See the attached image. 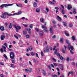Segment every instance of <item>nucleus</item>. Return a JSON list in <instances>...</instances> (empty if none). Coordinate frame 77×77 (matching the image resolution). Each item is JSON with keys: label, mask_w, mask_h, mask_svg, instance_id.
I'll list each match as a JSON object with an SVG mask.
<instances>
[{"label": "nucleus", "mask_w": 77, "mask_h": 77, "mask_svg": "<svg viewBox=\"0 0 77 77\" xmlns=\"http://www.w3.org/2000/svg\"><path fill=\"white\" fill-rule=\"evenodd\" d=\"M13 5L12 4H2L0 6V7L1 8V9H3V6H5V7H6V6H12Z\"/></svg>", "instance_id": "obj_1"}, {"label": "nucleus", "mask_w": 77, "mask_h": 77, "mask_svg": "<svg viewBox=\"0 0 77 77\" xmlns=\"http://www.w3.org/2000/svg\"><path fill=\"white\" fill-rule=\"evenodd\" d=\"M42 29H44L43 32L45 33H48V29L47 27L45 26L44 25H42Z\"/></svg>", "instance_id": "obj_2"}, {"label": "nucleus", "mask_w": 77, "mask_h": 77, "mask_svg": "<svg viewBox=\"0 0 77 77\" xmlns=\"http://www.w3.org/2000/svg\"><path fill=\"white\" fill-rule=\"evenodd\" d=\"M10 56L11 60H13L15 58V54L13 52H11L10 54Z\"/></svg>", "instance_id": "obj_3"}, {"label": "nucleus", "mask_w": 77, "mask_h": 77, "mask_svg": "<svg viewBox=\"0 0 77 77\" xmlns=\"http://www.w3.org/2000/svg\"><path fill=\"white\" fill-rule=\"evenodd\" d=\"M14 27L15 29H16V32H18L19 29H21V27L20 26H17L16 25H15Z\"/></svg>", "instance_id": "obj_4"}, {"label": "nucleus", "mask_w": 77, "mask_h": 77, "mask_svg": "<svg viewBox=\"0 0 77 77\" xmlns=\"http://www.w3.org/2000/svg\"><path fill=\"white\" fill-rule=\"evenodd\" d=\"M64 47L65 49H62V53L64 54L65 53V51L66 50V46H65V45H64Z\"/></svg>", "instance_id": "obj_5"}, {"label": "nucleus", "mask_w": 77, "mask_h": 77, "mask_svg": "<svg viewBox=\"0 0 77 77\" xmlns=\"http://www.w3.org/2000/svg\"><path fill=\"white\" fill-rule=\"evenodd\" d=\"M56 19L58 20V21H60V22L62 21V18H61V17H60L58 16H57V18Z\"/></svg>", "instance_id": "obj_6"}, {"label": "nucleus", "mask_w": 77, "mask_h": 77, "mask_svg": "<svg viewBox=\"0 0 77 77\" xmlns=\"http://www.w3.org/2000/svg\"><path fill=\"white\" fill-rule=\"evenodd\" d=\"M25 71L26 72H32V69L31 68H29V70L27 69H25Z\"/></svg>", "instance_id": "obj_7"}, {"label": "nucleus", "mask_w": 77, "mask_h": 77, "mask_svg": "<svg viewBox=\"0 0 77 77\" xmlns=\"http://www.w3.org/2000/svg\"><path fill=\"white\" fill-rule=\"evenodd\" d=\"M68 47L69 50H70V49H71V50H74V48H73V47L71 46L70 45H68Z\"/></svg>", "instance_id": "obj_8"}, {"label": "nucleus", "mask_w": 77, "mask_h": 77, "mask_svg": "<svg viewBox=\"0 0 77 77\" xmlns=\"http://www.w3.org/2000/svg\"><path fill=\"white\" fill-rule=\"evenodd\" d=\"M5 38V36L4 35H1V41H3L4 39Z\"/></svg>", "instance_id": "obj_9"}, {"label": "nucleus", "mask_w": 77, "mask_h": 77, "mask_svg": "<svg viewBox=\"0 0 77 77\" xmlns=\"http://www.w3.org/2000/svg\"><path fill=\"white\" fill-rule=\"evenodd\" d=\"M3 14L4 15H8V16H11V15H12V14H8V12H5L3 13Z\"/></svg>", "instance_id": "obj_10"}, {"label": "nucleus", "mask_w": 77, "mask_h": 77, "mask_svg": "<svg viewBox=\"0 0 77 77\" xmlns=\"http://www.w3.org/2000/svg\"><path fill=\"white\" fill-rule=\"evenodd\" d=\"M53 28L52 26H51L50 28L49 31L50 33H53Z\"/></svg>", "instance_id": "obj_11"}, {"label": "nucleus", "mask_w": 77, "mask_h": 77, "mask_svg": "<svg viewBox=\"0 0 77 77\" xmlns=\"http://www.w3.org/2000/svg\"><path fill=\"white\" fill-rule=\"evenodd\" d=\"M26 30L28 31V32L29 34H30L32 32H31V29L30 28H27Z\"/></svg>", "instance_id": "obj_12"}, {"label": "nucleus", "mask_w": 77, "mask_h": 77, "mask_svg": "<svg viewBox=\"0 0 77 77\" xmlns=\"http://www.w3.org/2000/svg\"><path fill=\"white\" fill-rule=\"evenodd\" d=\"M71 9H72V7L71 6V5H68V6L67 7V9L69 10V11Z\"/></svg>", "instance_id": "obj_13"}, {"label": "nucleus", "mask_w": 77, "mask_h": 77, "mask_svg": "<svg viewBox=\"0 0 77 77\" xmlns=\"http://www.w3.org/2000/svg\"><path fill=\"white\" fill-rule=\"evenodd\" d=\"M47 49H45L44 50V51L45 53L46 52H49V48L48 47L46 48Z\"/></svg>", "instance_id": "obj_14"}, {"label": "nucleus", "mask_w": 77, "mask_h": 77, "mask_svg": "<svg viewBox=\"0 0 77 77\" xmlns=\"http://www.w3.org/2000/svg\"><path fill=\"white\" fill-rule=\"evenodd\" d=\"M0 29L1 31H3L5 30V27L3 26L0 27Z\"/></svg>", "instance_id": "obj_15"}, {"label": "nucleus", "mask_w": 77, "mask_h": 77, "mask_svg": "<svg viewBox=\"0 0 77 77\" xmlns=\"http://www.w3.org/2000/svg\"><path fill=\"white\" fill-rule=\"evenodd\" d=\"M21 13H22V12L21 11H20L18 12L17 13H15L14 14L15 15H20V14H21Z\"/></svg>", "instance_id": "obj_16"}, {"label": "nucleus", "mask_w": 77, "mask_h": 77, "mask_svg": "<svg viewBox=\"0 0 77 77\" xmlns=\"http://www.w3.org/2000/svg\"><path fill=\"white\" fill-rule=\"evenodd\" d=\"M63 38H61L60 39V42L61 43V44H62V43H63Z\"/></svg>", "instance_id": "obj_17"}, {"label": "nucleus", "mask_w": 77, "mask_h": 77, "mask_svg": "<svg viewBox=\"0 0 77 77\" xmlns=\"http://www.w3.org/2000/svg\"><path fill=\"white\" fill-rule=\"evenodd\" d=\"M3 48H4V51L5 53L6 52V51L5 50L6 49V48L5 46H2Z\"/></svg>", "instance_id": "obj_18"}, {"label": "nucleus", "mask_w": 77, "mask_h": 77, "mask_svg": "<svg viewBox=\"0 0 77 77\" xmlns=\"http://www.w3.org/2000/svg\"><path fill=\"white\" fill-rule=\"evenodd\" d=\"M66 44H68V45H70V43H69V41H68V40L67 39H66Z\"/></svg>", "instance_id": "obj_19"}, {"label": "nucleus", "mask_w": 77, "mask_h": 77, "mask_svg": "<svg viewBox=\"0 0 77 77\" xmlns=\"http://www.w3.org/2000/svg\"><path fill=\"white\" fill-rule=\"evenodd\" d=\"M41 32H40L39 33V35L40 36H42L43 35V32L41 31Z\"/></svg>", "instance_id": "obj_20"}, {"label": "nucleus", "mask_w": 77, "mask_h": 77, "mask_svg": "<svg viewBox=\"0 0 77 77\" xmlns=\"http://www.w3.org/2000/svg\"><path fill=\"white\" fill-rule=\"evenodd\" d=\"M33 6L34 7H37V3L36 2H34L33 4Z\"/></svg>", "instance_id": "obj_21"}, {"label": "nucleus", "mask_w": 77, "mask_h": 77, "mask_svg": "<svg viewBox=\"0 0 77 77\" xmlns=\"http://www.w3.org/2000/svg\"><path fill=\"white\" fill-rule=\"evenodd\" d=\"M27 33V32L26 31H23V34L24 35H26V34Z\"/></svg>", "instance_id": "obj_22"}, {"label": "nucleus", "mask_w": 77, "mask_h": 77, "mask_svg": "<svg viewBox=\"0 0 77 77\" xmlns=\"http://www.w3.org/2000/svg\"><path fill=\"white\" fill-rule=\"evenodd\" d=\"M61 12L62 14H65V10H64V9H63L61 11Z\"/></svg>", "instance_id": "obj_23"}, {"label": "nucleus", "mask_w": 77, "mask_h": 77, "mask_svg": "<svg viewBox=\"0 0 77 77\" xmlns=\"http://www.w3.org/2000/svg\"><path fill=\"white\" fill-rule=\"evenodd\" d=\"M16 6H17V7H23V5L21 4H20L19 5H18V4H16Z\"/></svg>", "instance_id": "obj_24"}, {"label": "nucleus", "mask_w": 77, "mask_h": 77, "mask_svg": "<svg viewBox=\"0 0 77 77\" xmlns=\"http://www.w3.org/2000/svg\"><path fill=\"white\" fill-rule=\"evenodd\" d=\"M60 69H61L62 71H63V67L62 65H61V68H60Z\"/></svg>", "instance_id": "obj_25"}, {"label": "nucleus", "mask_w": 77, "mask_h": 77, "mask_svg": "<svg viewBox=\"0 0 77 77\" xmlns=\"http://www.w3.org/2000/svg\"><path fill=\"white\" fill-rule=\"evenodd\" d=\"M42 72H43V75H46L45 71V70H43Z\"/></svg>", "instance_id": "obj_26"}, {"label": "nucleus", "mask_w": 77, "mask_h": 77, "mask_svg": "<svg viewBox=\"0 0 77 77\" xmlns=\"http://www.w3.org/2000/svg\"><path fill=\"white\" fill-rule=\"evenodd\" d=\"M1 17L2 18H6V16L2 14L1 16Z\"/></svg>", "instance_id": "obj_27"}, {"label": "nucleus", "mask_w": 77, "mask_h": 77, "mask_svg": "<svg viewBox=\"0 0 77 77\" xmlns=\"http://www.w3.org/2000/svg\"><path fill=\"white\" fill-rule=\"evenodd\" d=\"M72 38L73 41H75V37L74 36H72Z\"/></svg>", "instance_id": "obj_28"}, {"label": "nucleus", "mask_w": 77, "mask_h": 77, "mask_svg": "<svg viewBox=\"0 0 77 77\" xmlns=\"http://www.w3.org/2000/svg\"><path fill=\"white\" fill-rule=\"evenodd\" d=\"M36 12H39V11H40V9L37 8L36 9Z\"/></svg>", "instance_id": "obj_29"}, {"label": "nucleus", "mask_w": 77, "mask_h": 77, "mask_svg": "<svg viewBox=\"0 0 77 77\" xmlns=\"http://www.w3.org/2000/svg\"><path fill=\"white\" fill-rule=\"evenodd\" d=\"M64 34H65V35H66V36H69V34L67 33L66 32H64Z\"/></svg>", "instance_id": "obj_30"}, {"label": "nucleus", "mask_w": 77, "mask_h": 77, "mask_svg": "<svg viewBox=\"0 0 77 77\" xmlns=\"http://www.w3.org/2000/svg\"><path fill=\"white\" fill-rule=\"evenodd\" d=\"M9 27L10 29H11V28H12V23H10V25L9 26Z\"/></svg>", "instance_id": "obj_31"}, {"label": "nucleus", "mask_w": 77, "mask_h": 77, "mask_svg": "<svg viewBox=\"0 0 77 77\" xmlns=\"http://www.w3.org/2000/svg\"><path fill=\"white\" fill-rule=\"evenodd\" d=\"M12 62L13 63H15V60H12Z\"/></svg>", "instance_id": "obj_32"}, {"label": "nucleus", "mask_w": 77, "mask_h": 77, "mask_svg": "<svg viewBox=\"0 0 77 77\" xmlns=\"http://www.w3.org/2000/svg\"><path fill=\"white\" fill-rule=\"evenodd\" d=\"M29 27L30 29H32L33 28V25L32 24H30L29 25Z\"/></svg>", "instance_id": "obj_33"}, {"label": "nucleus", "mask_w": 77, "mask_h": 77, "mask_svg": "<svg viewBox=\"0 0 77 77\" xmlns=\"http://www.w3.org/2000/svg\"><path fill=\"white\" fill-rule=\"evenodd\" d=\"M63 23V24L64 26H66L67 24H66V23L64 22Z\"/></svg>", "instance_id": "obj_34"}, {"label": "nucleus", "mask_w": 77, "mask_h": 77, "mask_svg": "<svg viewBox=\"0 0 77 77\" xmlns=\"http://www.w3.org/2000/svg\"><path fill=\"white\" fill-rule=\"evenodd\" d=\"M3 56L4 57H5V59H8V57L5 54H4L3 55Z\"/></svg>", "instance_id": "obj_35"}, {"label": "nucleus", "mask_w": 77, "mask_h": 77, "mask_svg": "<svg viewBox=\"0 0 77 77\" xmlns=\"http://www.w3.org/2000/svg\"><path fill=\"white\" fill-rule=\"evenodd\" d=\"M11 65L12 68H14V67H15V66L13 64H11Z\"/></svg>", "instance_id": "obj_36"}, {"label": "nucleus", "mask_w": 77, "mask_h": 77, "mask_svg": "<svg viewBox=\"0 0 77 77\" xmlns=\"http://www.w3.org/2000/svg\"><path fill=\"white\" fill-rule=\"evenodd\" d=\"M56 54V55L57 56H59V57H60V54L58 53H57Z\"/></svg>", "instance_id": "obj_37"}, {"label": "nucleus", "mask_w": 77, "mask_h": 77, "mask_svg": "<svg viewBox=\"0 0 77 77\" xmlns=\"http://www.w3.org/2000/svg\"><path fill=\"white\" fill-rule=\"evenodd\" d=\"M69 74H74V72H69Z\"/></svg>", "instance_id": "obj_38"}, {"label": "nucleus", "mask_w": 77, "mask_h": 77, "mask_svg": "<svg viewBox=\"0 0 77 77\" xmlns=\"http://www.w3.org/2000/svg\"><path fill=\"white\" fill-rule=\"evenodd\" d=\"M35 53L32 52L31 53V55L32 56H34V55H35Z\"/></svg>", "instance_id": "obj_39"}, {"label": "nucleus", "mask_w": 77, "mask_h": 77, "mask_svg": "<svg viewBox=\"0 0 77 77\" xmlns=\"http://www.w3.org/2000/svg\"><path fill=\"white\" fill-rule=\"evenodd\" d=\"M52 77H58L57 76V75H52Z\"/></svg>", "instance_id": "obj_40"}, {"label": "nucleus", "mask_w": 77, "mask_h": 77, "mask_svg": "<svg viewBox=\"0 0 77 77\" xmlns=\"http://www.w3.org/2000/svg\"><path fill=\"white\" fill-rule=\"evenodd\" d=\"M57 49H55V52H54V54H56V53H57Z\"/></svg>", "instance_id": "obj_41"}, {"label": "nucleus", "mask_w": 77, "mask_h": 77, "mask_svg": "<svg viewBox=\"0 0 77 77\" xmlns=\"http://www.w3.org/2000/svg\"><path fill=\"white\" fill-rule=\"evenodd\" d=\"M26 38H29V35H26Z\"/></svg>", "instance_id": "obj_42"}, {"label": "nucleus", "mask_w": 77, "mask_h": 77, "mask_svg": "<svg viewBox=\"0 0 77 77\" xmlns=\"http://www.w3.org/2000/svg\"><path fill=\"white\" fill-rule=\"evenodd\" d=\"M52 23H53L54 24H55L56 23V22L55 20H53L52 22Z\"/></svg>", "instance_id": "obj_43"}, {"label": "nucleus", "mask_w": 77, "mask_h": 77, "mask_svg": "<svg viewBox=\"0 0 77 77\" xmlns=\"http://www.w3.org/2000/svg\"><path fill=\"white\" fill-rule=\"evenodd\" d=\"M4 45H5V47H7V44L6 43H4L3 44Z\"/></svg>", "instance_id": "obj_44"}, {"label": "nucleus", "mask_w": 77, "mask_h": 77, "mask_svg": "<svg viewBox=\"0 0 77 77\" xmlns=\"http://www.w3.org/2000/svg\"><path fill=\"white\" fill-rule=\"evenodd\" d=\"M72 65H73V66H74L75 65V63L74 62H72Z\"/></svg>", "instance_id": "obj_45"}, {"label": "nucleus", "mask_w": 77, "mask_h": 77, "mask_svg": "<svg viewBox=\"0 0 77 77\" xmlns=\"http://www.w3.org/2000/svg\"><path fill=\"white\" fill-rule=\"evenodd\" d=\"M14 37L15 38H16V39H18V37L17 36H16V35H14Z\"/></svg>", "instance_id": "obj_46"}, {"label": "nucleus", "mask_w": 77, "mask_h": 77, "mask_svg": "<svg viewBox=\"0 0 77 77\" xmlns=\"http://www.w3.org/2000/svg\"><path fill=\"white\" fill-rule=\"evenodd\" d=\"M44 21V19L43 18H42V19H40V21L41 22H43Z\"/></svg>", "instance_id": "obj_47"}, {"label": "nucleus", "mask_w": 77, "mask_h": 77, "mask_svg": "<svg viewBox=\"0 0 77 77\" xmlns=\"http://www.w3.org/2000/svg\"><path fill=\"white\" fill-rule=\"evenodd\" d=\"M35 56L36 57H38V58H39V56H38V53H36Z\"/></svg>", "instance_id": "obj_48"}, {"label": "nucleus", "mask_w": 77, "mask_h": 77, "mask_svg": "<svg viewBox=\"0 0 77 77\" xmlns=\"http://www.w3.org/2000/svg\"><path fill=\"white\" fill-rule=\"evenodd\" d=\"M52 60L54 61V62H56V60L55 59H54V58H52Z\"/></svg>", "instance_id": "obj_49"}, {"label": "nucleus", "mask_w": 77, "mask_h": 77, "mask_svg": "<svg viewBox=\"0 0 77 77\" xmlns=\"http://www.w3.org/2000/svg\"><path fill=\"white\" fill-rule=\"evenodd\" d=\"M60 59H61V60H62L63 59V57H62V56H61L60 57Z\"/></svg>", "instance_id": "obj_50"}, {"label": "nucleus", "mask_w": 77, "mask_h": 77, "mask_svg": "<svg viewBox=\"0 0 77 77\" xmlns=\"http://www.w3.org/2000/svg\"><path fill=\"white\" fill-rule=\"evenodd\" d=\"M46 10L47 11V12H48L49 11V10L48 9V8H46Z\"/></svg>", "instance_id": "obj_51"}, {"label": "nucleus", "mask_w": 77, "mask_h": 77, "mask_svg": "<svg viewBox=\"0 0 77 77\" xmlns=\"http://www.w3.org/2000/svg\"><path fill=\"white\" fill-rule=\"evenodd\" d=\"M73 14H75L77 13V12H76V11H75V10H74L73 11Z\"/></svg>", "instance_id": "obj_52"}, {"label": "nucleus", "mask_w": 77, "mask_h": 77, "mask_svg": "<svg viewBox=\"0 0 77 77\" xmlns=\"http://www.w3.org/2000/svg\"><path fill=\"white\" fill-rule=\"evenodd\" d=\"M72 24H70L69 25V27H72Z\"/></svg>", "instance_id": "obj_53"}, {"label": "nucleus", "mask_w": 77, "mask_h": 77, "mask_svg": "<svg viewBox=\"0 0 77 77\" xmlns=\"http://www.w3.org/2000/svg\"><path fill=\"white\" fill-rule=\"evenodd\" d=\"M70 53H71V54H73V53H74L72 52V51L71 50H70Z\"/></svg>", "instance_id": "obj_54"}, {"label": "nucleus", "mask_w": 77, "mask_h": 77, "mask_svg": "<svg viewBox=\"0 0 77 77\" xmlns=\"http://www.w3.org/2000/svg\"><path fill=\"white\" fill-rule=\"evenodd\" d=\"M48 68H49V69H51V66H48Z\"/></svg>", "instance_id": "obj_55"}, {"label": "nucleus", "mask_w": 77, "mask_h": 77, "mask_svg": "<svg viewBox=\"0 0 77 77\" xmlns=\"http://www.w3.org/2000/svg\"><path fill=\"white\" fill-rule=\"evenodd\" d=\"M41 54L42 56H44V54H43V52L42 51L41 52Z\"/></svg>", "instance_id": "obj_56"}, {"label": "nucleus", "mask_w": 77, "mask_h": 77, "mask_svg": "<svg viewBox=\"0 0 77 77\" xmlns=\"http://www.w3.org/2000/svg\"><path fill=\"white\" fill-rule=\"evenodd\" d=\"M51 67H53V68H54V66L52 64H51Z\"/></svg>", "instance_id": "obj_57"}, {"label": "nucleus", "mask_w": 77, "mask_h": 77, "mask_svg": "<svg viewBox=\"0 0 77 77\" xmlns=\"http://www.w3.org/2000/svg\"><path fill=\"white\" fill-rule=\"evenodd\" d=\"M1 52H3L4 51L3 50V49L2 48H1Z\"/></svg>", "instance_id": "obj_58"}, {"label": "nucleus", "mask_w": 77, "mask_h": 77, "mask_svg": "<svg viewBox=\"0 0 77 77\" xmlns=\"http://www.w3.org/2000/svg\"><path fill=\"white\" fill-rule=\"evenodd\" d=\"M61 6L62 8H63V9H64V6L62 5H61Z\"/></svg>", "instance_id": "obj_59"}, {"label": "nucleus", "mask_w": 77, "mask_h": 77, "mask_svg": "<svg viewBox=\"0 0 77 77\" xmlns=\"http://www.w3.org/2000/svg\"><path fill=\"white\" fill-rule=\"evenodd\" d=\"M54 65L55 66H57V64L56 63H53Z\"/></svg>", "instance_id": "obj_60"}, {"label": "nucleus", "mask_w": 77, "mask_h": 77, "mask_svg": "<svg viewBox=\"0 0 77 77\" xmlns=\"http://www.w3.org/2000/svg\"><path fill=\"white\" fill-rule=\"evenodd\" d=\"M66 60L67 61H69V57H67L66 59Z\"/></svg>", "instance_id": "obj_61"}, {"label": "nucleus", "mask_w": 77, "mask_h": 77, "mask_svg": "<svg viewBox=\"0 0 77 77\" xmlns=\"http://www.w3.org/2000/svg\"><path fill=\"white\" fill-rule=\"evenodd\" d=\"M55 9L58 10V9H59V8H58V7H56L55 8Z\"/></svg>", "instance_id": "obj_62"}, {"label": "nucleus", "mask_w": 77, "mask_h": 77, "mask_svg": "<svg viewBox=\"0 0 77 77\" xmlns=\"http://www.w3.org/2000/svg\"><path fill=\"white\" fill-rule=\"evenodd\" d=\"M23 26H25V27H27V25L23 24Z\"/></svg>", "instance_id": "obj_63"}, {"label": "nucleus", "mask_w": 77, "mask_h": 77, "mask_svg": "<svg viewBox=\"0 0 77 77\" xmlns=\"http://www.w3.org/2000/svg\"><path fill=\"white\" fill-rule=\"evenodd\" d=\"M0 76L1 77H4V76H3V74H1L0 75Z\"/></svg>", "instance_id": "obj_64"}]
</instances>
